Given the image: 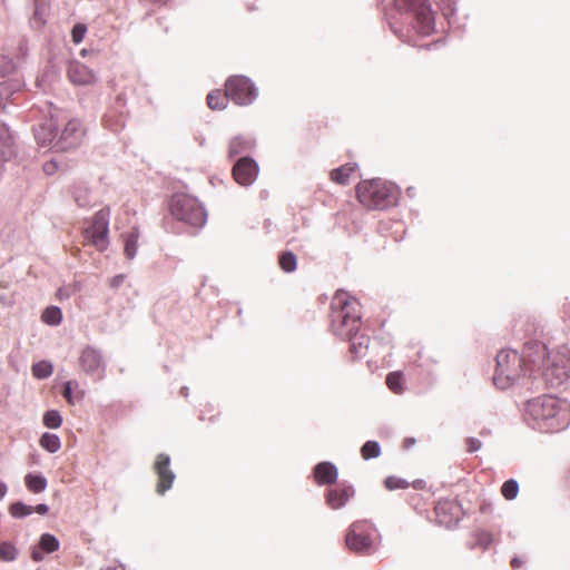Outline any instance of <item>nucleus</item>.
Listing matches in <instances>:
<instances>
[{
  "label": "nucleus",
  "mask_w": 570,
  "mask_h": 570,
  "mask_svg": "<svg viewBox=\"0 0 570 570\" xmlns=\"http://www.w3.org/2000/svg\"><path fill=\"white\" fill-rule=\"evenodd\" d=\"M170 213L176 219L195 227H202L207 218L202 204L195 197L186 194L173 196Z\"/></svg>",
  "instance_id": "nucleus-6"
},
{
  "label": "nucleus",
  "mask_w": 570,
  "mask_h": 570,
  "mask_svg": "<svg viewBox=\"0 0 570 570\" xmlns=\"http://www.w3.org/2000/svg\"><path fill=\"white\" fill-rule=\"evenodd\" d=\"M79 365L81 370L88 374H97L98 379L105 375V362L100 352L91 346L85 347L79 355Z\"/></svg>",
  "instance_id": "nucleus-11"
},
{
  "label": "nucleus",
  "mask_w": 570,
  "mask_h": 570,
  "mask_svg": "<svg viewBox=\"0 0 570 570\" xmlns=\"http://www.w3.org/2000/svg\"><path fill=\"white\" fill-rule=\"evenodd\" d=\"M42 322L48 325H58L62 320V314L59 307L50 306L47 307L41 315Z\"/></svg>",
  "instance_id": "nucleus-28"
},
{
  "label": "nucleus",
  "mask_w": 570,
  "mask_h": 570,
  "mask_svg": "<svg viewBox=\"0 0 570 570\" xmlns=\"http://www.w3.org/2000/svg\"><path fill=\"white\" fill-rule=\"evenodd\" d=\"M60 168L59 161L57 159H50L46 161L42 166V169L46 175L51 176L56 174Z\"/></svg>",
  "instance_id": "nucleus-42"
},
{
  "label": "nucleus",
  "mask_w": 570,
  "mask_h": 570,
  "mask_svg": "<svg viewBox=\"0 0 570 570\" xmlns=\"http://www.w3.org/2000/svg\"><path fill=\"white\" fill-rule=\"evenodd\" d=\"M519 493V484L515 480L510 479L501 487V494L505 500H513Z\"/></svg>",
  "instance_id": "nucleus-34"
},
{
  "label": "nucleus",
  "mask_w": 570,
  "mask_h": 570,
  "mask_svg": "<svg viewBox=\"0 0 570 570\" xmlns=\"http://www.w3.org/2000/svg\"><path fill=\"white\" fill-rule=\"evenodd\" d=\"M10 96H11V94L9 91L8 83L1 82L0 83V108L4 107V104L9 99Z\"/></svg>",
  "instance_id": "nucleus-45"
},
{
  "label": "nucleus",
  "mask_w": 570,
  "mask_h": 570,
  "mask_svg": "<svg viewBox=\"0 0 570 570\" xmlns=\"http://www.w3.org/2000/svg\"><path fill=\"white\" fill-rule=\"evenodd\" d=\"M351 341L350 351L355 356L362 355L363 351L368 347L370 338L365 335H353L352 338H347Z\"/></svg>",
  "instance_id": "nucleus-27"
},
{
  "label": "nucleus",
  "mask_w": 570,
  "mask_h": 570,
  "mask_svg": "<svg viewBox=\"0 0 570 570\" xmlns=\"http://www.w3.org/2000/svg\"><path fill=\"white\" fill-rule=\"evenodd\" d=\"M109 214V209H101L95 214L91 225L83 230L85 245H91L99 252L108 247Z\"/></svg>",
  "instance_id": "nucleus-8"
},
{
  "label": "nucleus",
  "mask_w": 570,
  "mask_h": 570,
  "mask_svg": "<svg viewBox=\"0 0 570 570\" xmlns=\"http://www.w3.org/2000/svg\"><path fill=\"white\" fill-rule=\"evenodd\" d=\"M31 558L33 561H41L43 559L42 552L38 551L37 549L32 550Z\"/></svg>",
  "instance_id": "nucleus-51"
},
{
  "label": "nucleus",
  "mask_w": 570,
  "mask_h": 570,
  "mask_svg": "<svg viewBox=\"0 0 570 570\" xmlns=\"http://www.w3.org/2000/svg\"><path fill=\"white\" fill-rule=\"evenodd\" d=\"M379 534L375 527L367 520H356L345 534L346 548L355 553L370 554L376 546Z\"/></svg>",
  "instance_id": "nucleus-5"
},
{
  "label": "nucleus",
  "mask_w": 570,
  "mask_h": 570,
  "mask_svg": "<svg viewBox=\"0 0 570 570\" xmlns=\"http://www.w3.org/2000/svg\"><path fill=\"white\" fill-rule=\"evenodd\" d=\"M14 154V144L9 128L0 122V161L10 159Z\"/></svg>",
  "instance_id": "nucleus-19"
},
{
  "label": "nucleus",
  "mask_w": 570,
  "mask_h": 570,
  "mask_svg": "<svg viewBox=\"0 0 570 570\" xmlns=\"http://www.w3.org/2000/svg\"><path fill=\"white\" fill-rule=\"evenodd\" d=\"M475 538V544L487 549L489 548L493 542V534L487 530H479L474 534Z\"/></svg>",
  "instance_id": "nucleus-37"
},
{
  "label": "nucleus",
  "mask_w": 570,
  "mask_h": 570,
  "mask_svg": "<svg viewBox=\"0 0 570 570\" xmlns=\"http://www.w3.org/2000/svg\"><path fill=\"white\" fill-rule=\"evenodd\" d=\"M435 521L443 527L452 528L463 518V510L459 501L444 499L434 507Z\"/></svg>",
  "instance_id": "nucleus-10"
},
{
  "label": "nucleus",
  "mask_w": 570,
  "mask_h": 570,
  "mask_svg": "<svg viewBox=\"0 0 570 570\" xmlns=\"http://www.w3.org/2000/svg\"><path fill=\"white\" fill-rule=\"evenodd\" d=\"M250 147V141L242 137H235L228 144V157L234 158L237 155L247 151Z\"/></svg>",
  "instance_id": "nucleus-25"
},
{
  "label": "nucleus",
  "mask_w": 570,
  "mask_h": 570,
  "mask_svg": "<svg viewBox=\"0 0 570 570\" xmlns=\"http://www.w3.org/2000/svg\"><path fill=\"white\" fill-rule=\"evenodd\" d=\"M489 434V431H482L481 432V435H488Z\"/></svg>",
  "instance_id": "nucleus-58"
},
{
  "label": "nucleus",
  "mask_w": 570,
  "mask_h": 570,
  "mask_svg": "<svg viewBox=\"0 0 570 570\" xmlns=\"http://www.w3.org/2000/svg\"><path fill=\"white\" fill-rule=\"evenodd\" d=\"M72 385H73V382H71V381L66 382L63 385V391H62L63 397L70 405L75 404V399L72 395Z\"/></svg>",
  "instance_id": "nucleus-44"
},
{
  "label": "nucleus",
  "mask_w": 570,
  "mask_h": 570,
  "mask_svg": "<svg viewBox=\"0 0 570 570\" xmlns=\"http://www.w3.org/2000/svg\"><path fill=\"white\" fill-rule=\"evenodd\" d=\"M384 485L387 490L393 491L397 489H406L410 484L407 481L399 476L390 475L384 480Z\"/></svg>",
  "instance_id": "nucleus-38"
},
{
  "label": "nucleus",
  "mask_w": 570,
  "mask_h": 570,
  "mask_svg": "<svg viewBox=\"0 0 570 570\" xmlns=\"http://www.w3.org/2000/svg\"><path fill=\"white\" fill-rule=\"evenodd\" d=\"M230 98L227 96V90L223 92L222 90H214L207 95V105L213 110H220L227 106V101Z\"/></svg>",
  "instance_id": "nucleus-21"
},
{
  "label": "nucleus",
  "mask_w": 570,
  "mask_h": 570,
  "mask_svg": "<svg viewBox=\"0 0 570 570\" xmlns=\"http://www.w3.org/2000/svg\"><path fill=\"white\" fill-rule=\"evenodd\" d=\"M525 413L533 424L544 432H558L570 422L568 406L551 395H542L529 401Z\"/></svg>",
  "instance_id": "nucleus-2"
},
{
  "label": "nucleus",
  "mask_w": 570,
  "mask_h": 570,
  "mask_svg": "<svg viewBox=\"0 0 570 570\" xmlns=\"http://www.w3.org/2000/svg\"><path fill=\"white\" fill-rule=\"evenodd\" d=\"M357 200L367 209H384L396 204L399 190L382 179L362 180L355 188Z\"/></svg>",
  "instance_id": "nucleus-4"
},
{
  "label": "nucleus",
  "mask_w": 570,
  "mask_h": 570,
  "mask_svg": "<svg viewBox=\"0 0 570 570\" xmlns=\"http://www.w3.org/2000/svg\"><path fill=\"white\" fill-rule=\"evenodd\" d=\"M412 487L414 490L428 491L430 497L433 495V493L428 489L426 482L424 480L419 479V480L413 481Z\"/></svg>",
  "instance_id": "nucleus-46"
},
{
  "label": "nucleus",
  "mask_w": 570,
  "mask_h": 570,
  "mask_svg": "<svg viewBox=\"0 0 570 570\" xmlns=\"http://www.w3.org/2000/svg\"><path fill=\"white\" fill-rule=\"evenodd\" d=\"M385 383L395 394H402L404 392V375L401 371L389 373Z\"/></svg>",
  "instance_id": "nucleus-23"
},
{
  "label": "nucleus",
  "mask_w": 570,
  "mask_h": 570,
  "mask_svg": "<svg viewBox=\"0 0 570 570\" xmlns=\"http://www.w3.org/2000/svg\"><path fill=\"white\" fill-rule=\"evenodd\" d=\"M124 282V275H117L111 278L110 286L118 287Z\"/></svg>",
  "instance_id": "nucleus-49"
},
{
  "label": "nucleus",
  "mask_w": 570,
  "mask_h": 570,
  "mask_svg": "<svg viewBox=\"0 0 570 570\" xmlns=\"http://www.w3.org/2000/svg\"><path fill=\"white\" fill-rule=\"evenodd\" d=\"M522 564H523V561H522L520 558H513V559L511 560V567H512L513 569H519V568H521V567H522Z\"/></svg>",
  "instance_id": "nucleus-52"
},
{
  "label": "nucleus",
  "mask_w": 570,
  "mask_h": 570,
  "mask_svg": "<svg viewBox=\"0 0 570 570\" xmlns=\"http://www.w3.org/2000/svg\"><path fill=\"white\" fill-rule=\"evenodd\" d=\"M400 10L413 14L412 27L420 36H430L434 31V14L428 0H395Z\"/></svg>",
  "instance_id": "nucleus-7"
},
{
  "label": "nucleus",
  "mask_w": 570,
  "mask_h": 570,
  "mask_svg": "<svg viewBox=\"0 0 570 570\" xmlns=\"http://www.w3.org/2000/svg\"><path fill=\"white\" fill-rule=\"evenodd\" d=\"M83 134L85 131L80 121L77 119H71L67 122L63 130L61 131L58 144L62 149L77 147L81 142Z\"/></svg>",
  "instance_id": "nucleus-14"
},
{
  "label": "nucleus",
  "mask_w": 570,
  "mask_h": 570,
  "mask_svg": "<svg viewBox=\"0 0 570 570\" xmlns=\"http://www.w3.org/2000/svg\"><path fill=\"white\" fill-rule=\"evenodd\" d=\"M232 174L237 184L249 186L258 175V166L254 159L242 157L234 165Z\"/></svg>",
  "instance_id": "nucleus-12"
},
{
  "label": "nucleus",
  "mask_w": 570,
  "mask_h": 570,
  "mask_svg": "<svg viewBox=\"0 0 570 570\" xmlns=\"http://www.w3.org/2000/svg\"><path fill=\"white\" fill-rule=\"evenodd\" d=\"M36 138L40 145L47 146L48 144H50L52 141V139L55 138V135L51 130H49L45 126H41L36 131Z\"/></svg>",
  "instance_id": "nucleus-40"
},
{
  "label": "nucleus",
  "mask_w": 570,
  "mask_h": 570,
  "mask_svg": "<svg viewBox=\"0 0 570 570\" xmlns=\"http://www.w3.org/2000/svg\"><path fill=\"white\" fill-rule=\"evenodd\" d=\"M409 502L411 503V505L415 509V510H420V508H422L421 503H420V498H419V494H412L409 497Z\"/></svg>",
  "instance_id": "nucleus-47"
},
{
  "label": "nucleus",
  "mask_w": 570,
  "mask_h": 570,
  "mask_svg": "<svg viewBox=\"0 0 570 570\" xmlns=\"http://www.w3.org/2000/svg\"><path fill=\"white\" fill-rule=\"evenodd\" d=\"M100 570H125L124 566L114 561L101 568Z\"/></svg>",
  "instance_id": "nucleus-48"
},
{
  "label": "nucleus",
  "mask_w": 570,
  "mask_h": 570,
  "mask_svg": "<svg viewBox=\"0 0 570 570\" xmlns=\"http://www.w3.org/2000/svg\"><path fill=\"white\" fill-rule=\"evenodd\" d=\"M314 478L317 484H333L337 479V469L330 462H321L314 468Z\"/></svg>",
  "instance_id": "nucleus-17"
},
{
  "label": "nucleus",
  "mask_w": 570,
  "mask_h": 570,
  "mask_svg": "<svg viewBox=\"0 0 570 570\" xmlns=\"http://www.w3.org/2000/svg\"><path fill=\"white\" fill-rule=\"evenodd\" d=\"M75 198H76V202H78L80 206H85L86 205V203H80L79 202V197L78 196H76Z\"/></svg>",
  "instance_id": "nucleus-56"
},
{
  "label": "nucleus",
  "mask_w": 570,
  "mask_h": 570,
  "mask_svg": "<svg viewBox=\"0 0 570 570\" xmlns=\"http://www.w3.org/2000/svg\"><path fill=\"white\" fill-rule=\"evenodd\" d=\"M278 264L284 272L292 273L297 267L296 255L292 252H283L278 256Z\"/></svg>",
  "instance_id": "nucleus-26"
},
{
  "label": "nucleus",
  "mask_w": 570,
  "mask_h": 570,
  "mask_svg": "<svg viewBox=\"0 0 570 570\" xmlns=\"http://www.w3.org/2000/svg\"><path fill=\"white\" fill-rule=\"evenodd\" d=\"M413 443H414V440H413V439H405V440H404V446H405V448H409V446H410L411 444H413Z\"/></svg>",
  "instance_id": "nucleus-54"
},
{
  "label": "nucleus",
  "mask_w": 570,
  "mask_h": 570,
  "mask_svg": "<svg viewBox=\"0 0 570 570\" xmlns=\"http://www.w3.org/2000/svg\"><path fill=\"white\" fill-rule=\"evenodd\" d=\"M362 325L358 301L344 291H337L331 303V330L341 338H352Z\"/></svg>",
  "instance_id": "nucleus-3"
},
{
  "label": "nucleus",
  "mask_w": 570,
  "mask_h": 570,
  "mask_svg": "<svg viewBox=\"0 0 570 570\" xmlns=\"http://www.w3.org/2000/svg\"><path fill=\"white\" fill-rule=\"evenodd\" d=\"M139 238V230L137 227H132L128 233L122 235L124 239V253L128 259H132L137 252V243Z\"/></svg>",
  "instance_id": "nucleus-20"
},
{
  "label": "nucleus",
  "mask_w": 570,
  "mask_h": 570,
  "mask_svg": "<svg viewBox=\"0 0 570 570\" xmlns=\"http://www.w3.org/2000/svg\"><path fill=\"white\" fill-rule=\"evenodd\" d=\"M7 491H8V488H7L6 483L0 481V500L4 498Z\"/></svg>",
  "instance_id": "nucleus-53"
},
{
  "label": "nucleus",
  "mask_w": 570,
  "mask_h": 570,
  "mask_svg": "<svg viewBox=\"0 0 570 570\" xmlns=\"http://www.w3.org/2000/svg\"><path fill=\"white\" fill-rule=\"evenodd\" d=\"M68 77L76 85H90L96 80L95 73L81 62L70 63Z\"/></svg>",
  "instance_id": "nucleus-16"
},
{
  "label": "nucleus",
  "mask_w": 570,
  "mask_h": 570,
  "mask_svg": "<svg viewBox=\"0 0 570 570\" xmlns=\"http://www.w3.org/2000/svg\"><path fill=\"white\" fill-rule=\"evenodd\" d=\"M465 446H466V452L474 453L481 449L482 443L480 440H478L475 438H466Z\"/></svg>",
  "instance_id": "nucleus-43"
},
{
  "label": "nucleus",
  "mask_w": 570,
  "mask_h": 570,
  "mask_svg": "<svg viewBox=\"0 0 570 570\" xmlns=\"http://www.w3.org/2000/svg\"><path fill=\"white\" fill-rule=\"evenodd\" d=\"M27 489L32 493H40L47 488V480L40 474L28 473L24 476Z\"/></svg>",
  "instance_id": "nucleus-22"
},
{
  "label": "nucleus",
  "mask_w": 570,
  "mask_h": 570,
  "mask_svg": "<svg viewBox=\"0 0 570 570\" xmlns=\"http://www.w3.org/2000/svg\"><path fill=\"white\" fill-rule=\"evenodd\" d=\"M525 374L541 377L551 387L561 385L570 377V351L564 346L550 351L544 343L531 341L524 344L521 356L512 350L498 353L495 386L508 389Z\"/></svg>",
  "instance_id": "nucleus-1"
},
{
  "label": "nucleus",
  "mask_w": 570,
  "mask_h": 570,
  "mask_svg": "<svg viewBox=\"0 0 570 570\" xmlns=\"http://www.w3.org/2000/svg\"><path fill=\"white\" fill-rule=\"evenodd\" d=\"M39 444L42 449L50 453H56L61 448V441L58 435L52 433H43L39 440Z\"/></svg>",
  "instance_id": "nucleus-24"
},
{
  "label": "nucleus",
  "mask_w": 570,
  "mask_h": 570,
  "mask_svg": "<svg viewBox=\"0 0 570 570\" xmlns=\"http://www.w3.org/2000/svg\"><path fill=\"white\" fill-rule=\"evenodd\" d=\"M358 166L355 163H347L330 171V178L338 185H347L352 176L357 173Z\"/></svg>",
  "instance_id": "nucleus-18"
},
{
  "label": "nucleus",
  "mask_w": 570,
  "mask_h": 570,
  "mask_svg": "<svg viewBox=\"0 0 570 570\" xmlns=\"http://www.w3.org/2000/svg\"><path fill=\"white\" fill-rule=\"evenodd\" d=\"M117 102L119 104V106H120L121 108H124V107H125V101H124V100H121V98H120V97H118V98H117Z\"/></svg>",
  "instance_id": "nucleus-55"
},
{
  "label": "nucleus",
  "mask_w": 570,
  "mask_h": 570,
  "mask_svg": "<svg viewBox=\"0 0 570 570\" xmlns=\"http://www.w3.org/2000/svg\"><path fill=\"white\" fill-rule=\"evenodd\" d=\"M227 96L235 104L239 106H246L254 101L256 98V89L245 76H232L225 82Z\"/></svg>",
  "instance_id": "nucleus-9"
},
{
  "label": "nucleus",
  "mask_w": 570,
  "mask_h": 570,
  "mask_svg": "<svg viewBox=\"0 0 570 570\" xmlns=\"http://www.w3.org/2000/svg\"><path fill=\"white\" fill-rule=\"evenodd\" d=\"M354 495V489L351 485H338L326 493V503L332 509H340L344 507L347 501Z\"/></svg>",
  "instance_id": "nucleus-15"
},
{
  "label": "nucleus",
  "mask_w": 570,
  "mask_h": 570,
  "mask_svg": "<svg viewBox=\"0 0 570 570\" xmlns=\"http://www.w3.org/2000/svg\"><path fill=\"white\" fill-rule=\"evenodd\" d=\"M9 512L13 518H23L33 512V507L16 502L9 507Z\"/></svg>",
  "instance_id": "nucleus-35"
},
{
  "label": "nucleus",
  "mask_w": 570,
  "mask_h": 570,
  "mask_svg": "<svg viewBox=\"0 0 570 570\" xmlns=\"http://www.w3.org/2000/svg\"><path fill=\"white\" fill-rule=\"evenodd\" d=\"M17 548L10 542L0 543V560L1 561H13L17 558Z\"/></svg>",
  "instance_id": "nucleus-36"
},
{
  "label": "nucleus",
  "mask_w": 570,
  "mask_h": 570,
  "mask_svg": "<svg viewBox=\"0 0 570 570\" xmlns=\"http://www.w3.org/2000/svg\"><path fill=\"white\" fill-rule=\"evenodd\" d=\"M87 28L82 23H77L71 31V38L75 43H80L86 35Z\"/></svg>",
  "instance_id": "nucleus-41"
},
{
  "label": "nucleus",
  "mask_w": 570,
  "mask_h": 570,
  "mask_svg": "<svg viewBox=\"0 0 570 570\" xmlns=\"http://www.w3.org/2000/svg\"><path fill=\"white\" fill-rule=\"evenodd\" d=\"M53 367L51 363L47 361H40L32 365V375L36 379H47L52 374Z\"/></svg>",
  "instance_id": "nucleus-30"
},
{
  "label": "nucleus",
  "mask_w": 570,
  "mask_h": 570,
  "mask_svg": "<svg viewBox=\"0 0 570 570\" xmlns=\"http://www.w3.org/2000/svg\"><path fill=\"white\" fill-rule=\"evenodd\" d=\"M59 541L52 534L45 533L40 537L39 548L42 552L52 553L59 549Z\"/></svg>",
  "instance_id": "nucleus-29"
},
{
  "label": "nucleus",
  "mask_w": 570,
  "mask_h": 570,
  "mask_svg": "<svg viewBox=\"0 0 570 570\" xmlns=\"http://www.w3.org/2000/svg\"><path fill=\"white\" fill-rule=\"evenodd\" d=\"M42 422L49 429H58L62 424V416L57 410H49L43 414Z\"/></svg>",
  "instance_id": "nucleus-31"
},
{
  "label": "nucleus",
  "mask_w": 570,
  "mask_h": 570,
  "mask_svg": "<svg viewBox=\"0 0 570 570\" xmlns=\"http://www.w3.org/2000/svg\"><path fill=\"white\" fill-rule=\"evenodd\" d=\"M381 454V446L376 441H367L361 448V455L364 460L377 458Z\"/></svg>",
  "instance_id": "nucleus-32"
},
{
  "label": "nucleus",
  "mask_w": 570,
  "mask_h": 570,
  "mask_svg": "<svg viewBox=\"0 0 570 570\" xmlns=\"http://www.w3.org/2000/svg\"><path fill=\"white\" fill-rule=\"evenodd\" d=\"M16 62L6 55H0V75H10L16 70Z\"/></svg>",
  "instance_id": "nucleus-39"
},
{
  "label": "nucleus",
  "mask_w": 570,
  "mask_h": 570,
  "mask_svg": "<svg viewBox=\"0 0 570 570\" xmlns=\"http://www.w3.org/2000/svg\"><path fill=\"white\" fill-rule=\"evenodd\" d=\"M83 397V392H79L78 399L81 400Z\"/></svg>",
  "instance_id": "nucleus-57"
},
{
  "label": "nucleus",
  "mask_w": 570,
  "mask_h": 570,
  "mask_svg": "<svg viewBox=\"0 0 570 570\" xmlns=\"http://www.w3.org/2000/svg\"><path fill=\"white\" fill-rule=\"evenodd\" d=\"M104 122L109 129L117 131L125 125V114L121 111L117 117H114L112 112L109 111L105 115Z\"/></svg>",
  "instance_id": "nucleus-33"
},
{
  "label": "nucleus",
  "mask_w": 570,
  "mask_h": 570,
  "mask_svg": "<svg viewBox=\"0 0 570 570\" xmlns=\"http://www.w3.org/2000/svg\"><path fill=\"white\" fill-rule=\"evenodd\" d=\"M169 465L170 459L167 454L160 453L157 455L154 465L155 472L158 478L156 491L158 494L161 495L171 488L173 482L175 480V474L170 470Z\"/></svg>",
  "instance_id": "nucleus-13"
},
{
  "label": "nucleus",
  "mask_w": 570,
  "mask_h": 570,
  "mask_svg": "<svg viewBox=\"0 0 570 570\" xmlns=\"http://www.w3.org/2000/svg\"><path fill=\"white\" fill-rule=\"evenodd\" d=\"M48 510H49L48 505L42 504V503L33 507V512H37L42 515L46 514L48 512Z\"/></svg>",
  "instance_id": "nucleus-50"
}]
</instances>
